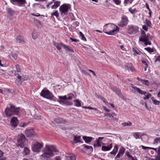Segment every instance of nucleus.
I'll use <instances>...</instances> for the list:
<instances>
[{
  "instance_id": "obj_1",
  "label": "nucleus",
  "mask_w": 160,
  "mask_h": 160,
  "mask_svg": "<svg viewBox=\"0 0 160 160\" xmlns=\"http://www.w3.org/2000/svg\"><path fill=\"white\" fill-rule=\"evenodd\" d=\"M43 153L40 156L41 160H49L48 159L54 155V152H56L58 150L52 146L46 145L43 150Z\"/></svg>"
},
{
  "instance_id": "obj_2",
  "label": "nucleus",
  "mask_w": 160,
  "mask_h": 160,
  "mask_svg": "<svg viewBox=\"0 0 160 160\" xmlns=\"http://www.w3.org/2000/svg\"><path fill=\"white\" fill-rule=\"evenodd\" d=\"M103 31L108 35H114L116 31H119V28L113 24L108 23L104 26Z\"/></svg>"
},
{
  "instance_id": "obj_3",
  "label": "nucleus",
  "mask_w": 160,
  "mask_h": 160,
  "mask_svg": "<svg viewBox=\"0 0 160 160\" xmlns=\"http://www.w3.org/2000/svg\"><path fill=\"white\" fill-rule=\"evenodd\" d=\"M10 108H7L5 111V113L7 117H11L13 115H18L20 110V108H16L14 106L10 104Z\"/></svg>"
},
{
  "instance_id": "obj_4",
  "label": "nucleus",
  "mask_w": 160,
  "mask_h": 160,
  "mask_svg": "<svg viewBox=\"0 0 160 160\" xmlns=\"http://www.w3.org/2000/svg\"><path fill=\"white\" fill-rule=\"evenodd\" d=\"M40 94L42 97L49 99H52L54 97L52 94L48 90H42Z\"/></svg>"
},
{
  "instance_id": "obj_5",
  "label": "nucleus",
  "mask_w": 160,
  "mask_h": 160,
  "mask_svg": "<svg viewBox=\"0 0 160 160\" xmlns=\"http://www.w3.org/2000/svg\"><path fill=\"white\" fill-rule=\"evenodd\" d=\"M26 141V138L25 135L23 134H21L19 135V137L18 139V143L17 146L21 148H23L24 146V143Z\"/></svg>"
},
{
  "instance_id": "obj_6",
  "label": "nucleus",
  "mask_w": 160,
  "mask_h": 160,
  "mask_svg": "<svg viewBox=\"0 0 160 160\" xmlns=\"http://www.w3.org/2000/svg\"><path fill=\"white\" fill-rule=\"evenodd\" d=\"M43 146V145L42 144L38 142H36L32 146V150L34 152H39L40 151Z\"/></svg>"
},
{
  "instance_id": "obj_7",
  "label": "nucleus",
  "mask_w": 160,
  "mask_h": 160,
  "mask_svg": "<svg viewBox=\"0 0 160 160\" xmlns=\"http://www.w3.org/2000/svg\"><path fill=\"white\" fill-rule=\"evenodd\" d=\"M132 88L137 91L139 94L142 95H145L147 94V95H145L144 97L143 98L144 100L148 99L151 96V94L149 93H147L146 92H144L139 88L137 87H132Z\"/></svg>"
},
{
  "instance_id": "obj_8",
  "label": "nucleus",
  "mask_w": 160,
  "mask_h": 160,
  "mask_svg": "<svg viewBox=\"0 0 160 160\" xmlns=\"http://www.w3.org/2000/svg\"><path fill=\"white\" fill-rule=\"evenodd\" d=\"M58 97L60 100L58 101L60 103L68 105H70L72 104L71 102L67 101L66 96L65 95L63 96H58Z\"/></svg>"
},
{
  "instance_id": "obj_9",
  "label": "nucleus",
  "mask_w": 160,
  "mask_h": 160,
  "mask_svg": "<svg viewBox=\"0 0 160 160\" xmlns=\"http://www.w3.org/2000/svg\"><path fill=\"white\" fill-rule=\"evenodd\" d=\"M128 21V18L125 16H122L121 21L118 24V25L119 27H122L127 25Z\"/></svg>"
},
{
  "instance_id": "obj_10",
  "label": "nucleus",
  "mask_w": 160,
  "mask_h": 160,
  "mask_svg": "<svg viewBox=\"0 0 160 160\" xmlns=\"http://www.w3.org/2000/svg\"><path fill=\"white\" fill-rule=\"evenodd\" d=\"M138 29V28L135 26H129L127 30V32L129 34H135L136 33Z\"/></svg>"
},
{
  "instance_id": "obj_11",
  "label": "nucleus",
  "mask_w": 160,
  "mask_h": 160,
  "mask_svg": "<svg viewBox=\"0 0 160 160\" xmlns=\"http://www.w3.org/2000/svg\"><path fill=\"white\" fill-rule=\"evenodd\" d=\"M13 4H16L19 6H23L26 2V0H10Z\"/></svg>"
},
{
  "instance_id": "obj_12",
  "label": "nucleus",
  "mask_w": 160,
  "mask_h": 160,
  "mask_svg": "<svg viewBox=\"0 0 160 160\" xmlns=\"http://www.w3.org/2000/svg\"><path fill=\"white\" fill-rule=\"evenodd\" d=\"M70 8L69 5L66 4H63L59 8V10L62 13L65 14L68 13V9Z\"/></svg>"
},
{
  "instance_id": "obj_13",
  "label": "nucleus",
  "mask_w": 160,
  "mask_h": 160,
  "mask_svg": "<svg viewBox=\"0 0 160 160\" xmlns=\"http://www.w3.org/2000/svg\"><path fill=\"white\" fill-rule=\"evenodd\" d=\"M25 134L27 137H32L35 135V132L32 129L26 130Z\"/></svg>"
},
{
  "instance_id": "obj_14",
  "label": "nucleus",
  "mask_w": 160,
  "mask_h": 160,
  "mask_svg": "<svg viewBox=\"0 0 160 160\" xmlns=\"http://www.w3.org/2000/svg\"><path fill=\"white\" fill-rule=\"evenodd\" d=\"M18 121L17 117H12L10 123L12 126L14 127H16L18 123Z\"/></svg>"
},
{
  "instance_id": "obj_15",
  "label": "nucleus",
  "mask_w": 160,
  "mask_h": 160,
  "mask_svg": "<svg viewBox=\"0 0 160 160\" xmlns=\"http://www.w3.org/2000/svg\"><path fill=\"white\" fill-rule=\"evenodd\" d=\"M139 41L142 42H144L145 41H148L147 40L146 33L143 30L142 31L141 37L139 38Z\"/></svg>"
},
{
  "instance_id": "obj_16",
  "label": "nucleus",
  "mask_w": 160,
  "mask_h": 160,
  "mask_svg": "<svg viewBox=\"0 0 160 160\" xmlns=\"http://www.w3.org/2000/svg\"><path fill=\"white\" fill-rule=\"evenodd\" d=\"M139 41L142 42H144L145 41H148L147 40L146 33L143 30L142 31L141 37L139 38Z\"/></svg>"
},
{
  "instance_id": "obj_17",
  "label": "nucleus",
  "mask_w": 160,
  "mask_h": 160,
  "mask_svg": "<svg viewBox=\"0 0 160 160\" xmlns=\"http://www.w3.org/2000/svg\"><path fill=\"white\" fill-rule=\"evenodd\" d=\"M17 75V78L18 79L16 80L15 83L18 85H20L21 84L22 82L24 80L23 79V78L19 74H18Z\"/></svg>"
},
{
  "instance_id": "obj_18",
  "label": "nucleus",
  "mask_w": 160,
  "mask_h": 160,
  "mask_svg": "<svg viewBox=\"0 0 160 160\" xmlns=\"http://www.w3.org/2000/svg\"><path fill=\"white\" fill-rule=\"evenodd\" d=\"M112 147V143L110 144L108 146H102L101 150L103 151H107L110 150Z\"/></svg>"
},
{
  "instance_id": "obj_19",
  "label": "nucleus",
  "mask_w": 160,
  "mask_h": 160,
  "mask_svg": "<svg viewBox=\"0 0 160 160\" xmlns=\"http://www.w3.org/2000/svg\"><path fill=\"white\" fill-rule=\"evenodd\" d=\"M62 46L67 51L74 52V51L72 48L68 45H67L64 43L61 44Z\"/></svg>"
},
{
  "instance_id": "obj_20",
  "label": "nucleus",
  "mask_w": 160,
  "mask_h": 160,
  "mask_svg": "<svg viewBox=\"0 0 160 160\" xmlns=\"http://www.w3.org/2000/svg\"><path fill=\"white\" fill-rule=\"evenodd\" d=\"M81 139V137L80 136H78L77 135H75L74 137L73 142L74 143H77L78 142H82L80 140Z\"/></svg>"
},
{
  "instance_id": "obj_21",
  "label": "nucleus",
  "mask_w": 160,
  "mask_h": 160,
  "mask_svg": "<svg viewBox=\"0 0 160 160\" xmlns=\"http://www.w3.org/2000/svg\"><path fill=\"white\" fill-rule=\"evenodd\" d=\"M82 139L86 143H89L92 140L93 138L91 137L84 136L82 137Z\"/></svg>"
},
{
  "instance_id": "obj_22",
  "label": "nucleus",
  "mask_w": 160,
  "mask_h": 160,
  "mask_svg": "<svg viewBox=\"0 0 160 160\" xmlns=\"http://www.w3.org/2000/svg\"><path fill=\"white\" fill-rule=\"evenodd\" d=\"M16 40L17 42L22 43H25L23 37L21 36H18L16 38Z\"/></svg>"
},
{
  "instance_id": "obj_23",
  "label": "nucleus",
  "mask_w": 160,
  "mask_h": 160,
  "mask_svg": "<svg viewBox=\"0 0 160 160\" xmlns=\"http://www.w3.org/2000/svg\"><path fill=\"white\" fill-rule=\"evenodd\" d=\"M54 121L57 123H65L66 121L62 118H56L54 119Z\"/></svg>"
},
{
  "instance_id": "obj_24",
  "label": "nucleus",
  "mask_w": 160,
  "mask_h": 160,
  "mask_svg": "<svg viewBox=\"0 0 160 160\" xmlns=\"http://www.w3.org/2000/svg\"><path fill=\"white\" fill-rule=\"evenodd\" d=\"M82 146L84 147V149L88 150V151L92 152L93 151V148L92 146H88L86 144H83Z\"/></svg>"
},
{
  "instance_id": "obj_25",
  "label": "nucleus",
  "mask_w": 160,
  "mask_h": 160,
  "mask_svg": "<svg viewBox=\"0 0 160 160\" xmlns=\"http://www.w3.org/2000/svg\"><path fill=\"white\" fill-rule=\"evenodd\" d=\"M63 43L61 42L60 43H54V45L56 47L57 49L59 50L61 49V46H62V44Z\"/></svg>"
},
{
  "instance_id": "obj_26",
  "label": "nucleus",
  "mask_w": 160,
  "mask_h": 160,
  "mask_svg": "<svg viewBox=\"0 0 160 160\" xmlns=\"http://www.w3.org/2000/svg\"><path fill=\"white\" fill-rule=\"evenodd\" d=\"M132 52H133L134 55H136L137 54L140 55L141 52L138 50H136L134 48H132Z\"/></svg>"
},
{
  "instance_id": "obj_27",
  "label": "nucleus",
  "mask_w": 160,
  "mask_h": 160,
  "mask_svg": "<svg viewBox=\"0 0 160 160\" xmlns=\"http://www.w3.org/2000/svg\"><path fill=\"white\" fill-rule=\"evenodd\" d=\"M141 135V133L140 132H133V136L136 139H139Z\"/></svg>"
},
{
  "instance_id": "obj_28",
  "label": "nucleus",
  "mask_w": 160,
  "mask_h": 160,
  "mask_svg": "<svg viewBox=\"0 0 160 160\" xmlns=\"http://www.w3.org/2000/svg\"><path fill=\"white\" fill-rule=\"evenodd\" d=\"M126 67L127 68V69L128 70H130L132 71H133L134 70V69L132 67L131 63L128 64Z\"/></svg>"
},
{
  "instance_id": "obj_29",
  "label": "nucleus",
  "mask_w": 160,
  "mask_h": 160,
  "mask_svg": "<svg viewBox=\"0 0 160 160\" xmlns=\"http://www.w3.org/2000/svg\"><path fill=\"white\" fill-rule=\"evenodd\" d=\"M4 153L0 150V160H6V158L4 157Z\"/></svg>"
},
{
  "instance_id": "obj_30",
  "label": "nucleus",
  "mask_w": 160,
  "mask_h": 160,
  "mask_svg": "<svg viewBox=\"0 0 160 160\" xmlns=\"http://www.w3.org/2000/svg\"><path fill=\"white\" fill-rule=\"evenodd\" d=\"M151 99L153 102V103L156 105H159L160 102L155 99L154 97H152L151 98Z\"/></svg>"
},
{
  "instance_id": "obj_31",
  "label": "nucleus",
  "mask_w": 160,
  "mask_h": 160,
  "mask_svg": "<svg viewBox=\"0 0 160 160\" xmlns=\"http://www.w3.org/2000/svg\"><path fill=\"white\" fill-rule=\"evenodd\" d=\"M105 116L107 117H109L111 120L113 119L114 120H115L117 119L116 118H114L113 116L109 113H106Z\"/></svg>"
},
{
  "instance_id": "obj_32",
  "label": "nucleus",
  "mask_w": 160,
  "mask_h": 160,
  "mask_svg": "<svg viewBox=\"0 0 160 160\" xmlns=\"http://www.w3.org/2000/svg\"><path fill=\"white\" fill-rule=\"evenodd\" d=\"M75 102V105L76 106L78 107L81 106V103L80 101L78 99H76L74 101Z\"/></svg>"
},
{
  "instance_id": "obj_33",
  "label": "nucleus",
  "mask_w": 160,
  "mask_h": 160,
  "mask_svg": "<svg viewBox=\"0 0 160 160\" xmlns=\"http://www.w3.org/2000/svg\"><path fill=\"white\" fill-rule=\"evenodd\" d=\"M153 143L154 144L160 143V137L155 138Z\"/></svg>"
},
{
  "instance_id": "obj_34",
  "label": "nucleus",
  "mask_w": 160,
  "mask_h": 160,
  "mask_svg": "<svg viewBox=\"0 0 160 160\" xmlns=\"http://www.w3.org/2000/svg\"><path fill=\"white\" fill-rule=\"evenodd\" d=\"M101 146V144L100 143V141H99L98 140H96V143H94V147H100Z\"/></svg>"
},
{
  "instance_id": "obj_35",
  "label": "nucleus",
  "mask_w": 160,
  "mask_h": 160,
  "mask_svg": "<svg viewBox=\"0 0 160 160\" xmlns=\"http://www.w3.org/2000/svg\"><path fill=\"white\" fill-rule=\"evenodd\" d=\"M122 125L123 126H131L132 125V123L130 121H128V122H123L122 123Z\"/></svg>"
},
{
  "instance_id": "obj_36",
  "label": "nucleus",
  "mask_w": 160,
  "mask_h": 160,
  "mask_svg": "<svg viewBox=\"0 0 160 160\" xmlns=\"http://www.w3.org/2000/svg\"><path fill=\"white\" fill-rule=\"evenodd\" d=\"M24 152L26 155H28L29 153L30 150L28 148L25 147L24 148Z\"/></svg>"
},
{
  "instance_id": "obj_37",
  "label": "nucleus",
  "mask_w": 160,
  "mask_h": 160,
  "mask_svg": "<svg viewBox=\"0 0 160 160\" xmlns=\"http://www.w3.org/2000/svg\"><path fill=\"white\" fill-rule=\"evenodd\" d=\"M79 33L83 41H86L87 40L86 38L85 37L84 34L81 32H80Z\"/></svg>"
},
{
  "instance_id": "obj_38",
  "label": "nucleus",
  "mask_w": 160,
  "mask_h": 160,
  "mask_svg": "<svg viewBox=\"0 0 160 160\" xmlns=\"http://www.w3.org/2000/svg\"><path fill=\"white\" fill-rule=\"evenodd\" d=\"M145 50L148 51L149 52L151 53L153 52V50L152 48H151L150 47H148L145 48H144Z\"/></svg>"
},
{
  "instance_id": "obj_39",
  "label": "nucleus",
  "mask_w": 160,
  "mask_h": 160,
  "mask_svg": "<svg viewBox=\"0 0 160 160\" xmlns=\"http://www.w3.org/2000/svg\"><path fill=\"white\" fill-rule=\"evenodd\" d=\"M7 11L8 13L10 15H12V14L14 12L13 10L10 8L8 9Z\"/></svg>"
},
{
  "instance_id": "obj_40",
  "label": "nucleus",
  "mask_w": 160,
  "mask_h": 160,
  "mask_svg": "<svg viewBox=\"0 0 160 160\" xmlns=\"http://www.w3.org/2000/svg\"><path fill=\"white\" fill-rule=\"evenodd\" d=\"M51 15L52 16H55L56 17H59V13H58L57 11H56L52 13Z\"/></svg>"
},
{
  "instance_id": "obj_41",
  "label": "nucleus",
  "mask_w": 160,
  "mask_h": 160,
  "mask_svg": "<svg viewBox=\"0 0 160 160\" xmlns=\"http://www.w3.org/2000/svg\"><path fill=\"white\" fill-rule=\"evenodd\" d=\"M15 68L16 70V71L17 72H21L20 69V66L18 64H17L15 66Z\"/></svg>"
},
{
  "instance_id": "obj_42",
  "label": "nucleus",
  "mask_w": 160,
  "mask_h": 160,
  "mask_svg": "<svg viewBox=\"0 0 160 160\" xmlns=\"http://www.w3.org/2000/svg\"><path fill=\"white\" fill-rule=\"evenodd\" d=\"M124 152H125L124 149L123 148H121L119 150V152L118 153H119L122 156Z\"/></svg>"
},
{
  "instance_id": "obj_43",
  "label": "nucleus",
  "mask_w": 160,
  "mask_h": 160,
  "mask_svg": "<svg viewBox=\"0 0 160 160\" xmlns=\"http://www.w3.org/2000/svg\"><path fill=\"white\" fill-rule=\"evenodd\" d=\"M145 22L146 25H147V26L151 27V23L150 21H149V20L148 19H146L145 20Z\"/></svg>"
},
{
  "instance_id": "obj_44",
  "label": "nucleus",
  "mask_w": 160,
  "mask_h": 160,
  "mask_svg": "<svg viewBox=\"0 0 160 160\" xmlns=\"http://www.w3.org/2000/svg\"><path fill=\"white\" fill-rule=\"evenodd\" d=\"M122 156V155H121L119 153H118L116 157L114 159L116 160H120L119 159L120 157Z\"/></svg>"
},
{
  "instance_id": "obj_45",
  "label": "nucleus",
  "mask_w": 160,
  "mask_h": 160,
  "mask_svg": "<svg viewBox=\"0 0 160 160\" xmlns=\"http://www.w3.org/2000/svg\"><path fill=\"white\" fill-rule=\"evenodd\" d=\"M60 1H55L54 2V5H55L56 7L57 8L60 5Z\"/></svg>"
},
{
  "instance_id": "obj_46",
  "label": "nucleus",
  "mask_w": 160,
  "mask_h": 160,
  "mask_svg": "<svg viewBox=\"0 0 160 160\" xmlns=\"http://www.w3.org/2000/svg\"><path fill=\"white\" fill-rule=\"evenodd\" d=\"M142 83L148 86L149 84V82L147 80L143 79V82H142Z\"/></svg>"
},
{
  "instance_id": "obj_47",
  "label": "nucleus",
  "mask_w": 160,
  "mask_h": 160,
  "mask_svg": "<svg viewBox=\"0 0 160 160\" xmlns=\"http://www.w3.org/2000/svg\"><path fill=\"white\" fill-rule=\"evenodd\" d=\"M133 0H124V3L126 5L127 4L128 2L131 4Z\"/></svg>"
},
{
  "instance_id": "obj_48",
  "label": "nucleus",
  "mask_w": 160,
  "mask_h": 160,
  "mask_svg": "<svg viewBox=\"0 0 160 160\" xmlns=\"http://www.w3.org/2000/svg\"><path fill=\"white\" fill-rule=\"evenodd\" d=\"M38 35L37 34H36V33L34 32H33L32 33V38L34 39H36L38 37Z\"/></svg>"
},
{
  "instance_id": "obj_49",
  "label": "nucleus",
  "mask_w": 160,
  "mask_h": 160,
  "mask_svg": "<svg viewBox=\"0 0 160 160\" xmlns=\"http://www.w3.org/2000/svg\"><path fill=\"white\" fill-rule=\"evenodd\" d=\"M68 97L67 98V100H71L72 98V97L73 96V95L72 94L70 93L68 95Z\"/></svg>"
},
{
  "instance_id": "obj_50",
  "label": "nucleus",
  "mask_w": 160,
  "mask_h": 160,
  "mask_svg": "<svg viewBox=\"0 0 160 160\" xmlns=\"http://www.w3.org/2000/svg\"><path fill=\"white\" fill-rule=\"evenodd\" d=\"M11 72L12 76L14 75L16 76L18 74V73H17V71L15 70L12 71Z\"/></svg>"
},
{
  "instance_id": "obj_51",
  "label": "nucleus",
  "mask_w": 160,
  "mask_h": 160,
  "mask_svg": "<svg viewBox=\"0 0 160 160\" xmlns=\"http://www.w3.org/2000/svg\"><path fill=\"white\" fill-rule=\"evenodd\" d=\"M128 10L132 14L134 12L136 11V9L135 8L132 9L131 8H129Z\"/></svg>"
},
{
  "instance_id": "obj_52",
  "label": "nucleus",
  "mask_w": 160,
  "mask_h": 160,
  "mask_svg": "<svg viewBox=\"0 0 160 160\" xmlns=\"http://www.w3.org/2000/svg\"><path fill=\"white\" fill-rule=\"evenodd\" d=\"M146 38L148 41H149V39H152V37L150 36L149 34H148L147 35H146Z\"/></svg>"
},
{
  "instance_id": "obj_53",
  "label": "nucleus",
  "mask_w": 160,
  "mask_h": 160,
  "mask_svg": "<svg viewBox=\"0 0 160 160\" xmlns=\"http://www.w3.org/2000/svg\"><path fill=\"white\" fill-rule=\"evenodd\" d=\"M79 22L77 21H76L72 23L73 25L75 27L78 26L79 25Z\"/></svg>"
},
{
  "instance_id": "obj_54",
  "label": "nucleus",
  "mask_w": 160,
  "mask_h": 160,
  "mask_svg": "<svg viewBox=\"0 0 160 160\" xmlns=\"http://www.w3.org/2000/svg\"><path fill=\"white\" fill-rule=\"evenodd\" d=\"M118 146H117V145H116L114 147V148L113 150L114 151V152H116L117 153L118 151Z\"/></svg>"
},
{
  "instance_id": "obj_55",
  "label": "nucleus",
  "mask_w": 160,
  "mask_h": 160,
  "mask_svg": "<svg viewBox=\"0 0 160 160\" xmlns=\"http://www.w3.org/2000/svg\"><path fill=\"white\" fill-rule=\"evenodd\" d=\"M113 1L117 5H119L121 3V1L120 0H113Z\"/></svg>"
},
{
  "instance_id": "obj_56",
  "label": "nucleus",
  "mask_w": 160,
  "mask_h": 160,
  "mask_svg": "<svg viewBox=\"0 0 160 160\" xmlns=\"http://www.w3.org/2000/svg\"><path fill=\"white\" fill-rule=\"evenodd\" d=\"M141 62L143 65H144L145 66H146V67H148V65L145 61L144 60H141Z\"/></svg>"
},
{
  "instance_id": "obj_57",
  "label": "nucleus",
  "mask_w": 160,
  "mask_h": 160,
  "mask_svg": "<svg viewBox=\"0 0 160 160\" xmlns=\"http://www.w3.org/2000/svg\"><path fill=\"white\" fill-rule=\"evenodd\" d=\"M142 28L146 31H147L148 30V27L145 25H143L142 26Z\"/></svg>"
},
{
  "instance_id": "obj_58",
  "label": "nucleus",
  "mask_w": 160,
  "mask_h": 160,
  "mask_svg": "<svg viewBox=\"0 0 160 160\" xmlns=\"http://www.w3.org/2000/svg\"><path fill=\"white\" fill-rule=\"evenodd\" d=\"M70 39L71 40L72 42H77L79 41V40L76 39H73L71 38H70Z\"/></svg>"
},
{
  "instance_id": "obj_59",
  "label": "nucleus",
  "mask_w": 160,
  "mask_h": 160,
  "mask_svg": "<svg viewBox=\"0 0 160 160\" xmlns=\"http://www.w3.org/2000/svg\"><path fill=\"white\" fill-rule=\"evenodd\" d=\"M69 158L70 160H75L76 158L74 156H69Z\"/></svg>"
},
{
  "instance_id": "obj_60",
  "label": "nucleus",
  "mask_w": 160,
  "mask_h": 160,
  "mask_svg": "<svg viewBox=\"0 0 160 160\" xmlns=\"http://www.w3.org/2000/svg\"><path fill=\"white\" fill-rule=\"evenodd\" d=\"M82 73L84 74L88 75H90L88 73V72H87L85 70H82Z\"/></svg>"
},
{
  "instance_id": "obj_61",
  "label": "nucleus",
  "mask_w": 160,
  "mask_h": 160,
  "mask_svg": "<svg viewBox=\"0 0 160 160\" xmlns=\"http://www.w3.org/2000/svg\"><path fill=\"white\" fill-rule=\"evenodd\" d=\"M54 160H61V158L60 156H57L54 158Z\"/></svg>"
},
{
  "instance_id": "obj_62",
  "label": "nucleus",
  "mask_w": 160,
  "mask_h": 160,
  "mask_svg": "<svg viewBox=\"0 0 160 160\" xmlns=\"http://www.w3.org/2000/svg\"><path fill=\"white\" fill-rule=\"evenodd\" d=\"M127 155L129 158H131V160H135L133 158V157L131 155H129V154H127Z\"/></svg>"
},
{
  "instance_id": "obj_63",
  "label": "nucleus",
  "mask_w": 160,
  "mask_h": 160,
  "mask_svg": "<svg viewBox=\"0 0 160 160\" xmlns=\"http://www.w3.org/2000/svg\"><path fill=\"white\" fill-rule=\"evenodd\" d=\"M157 61H159L160 62V56H158L156 58L155 60V62H156Z\"/></svg>"
},
{
  "instance_id": "obj_64",
  "label": "nucleus",
  "mask_w": 160,
  "mask_h": 160,
  "mask_svg": "<svg viewBox=\"0 0 160 160\" xmlns=\"http://www.w3.org/2000/svg\"><path fill=\"white\" fill-rule=\"evenodd\" d=\"M159 154V156L158 157H156L155 158V160H160V153H158Z\"/></svg>"
}]
</instances>
